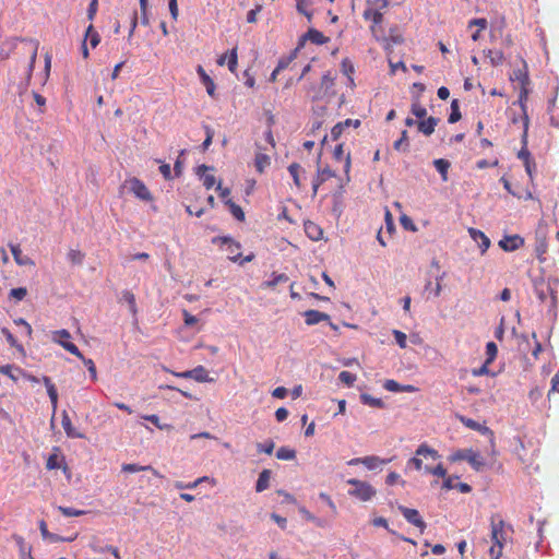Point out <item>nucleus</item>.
<instances>
[{
  "label": "nucleus",
  "mask_w": 559,
  "mask_h": 559,
  "mask_svg": "<svg viewBox=\"0 0 559 559\" xmlns=\"http://www.w3.org/2000/svg\"><path fill=\"white\" fill-rule=\"evenodd\" d=\"M22 44V52L28 56L24 74L25 81L28 84L32 79L33 70L35 67L39 43L33 39H23Z\"/></svg>",
  "instance_id": "nucleus-4"
},
{
  "label": "nucleus",
  "mask_w": 559,
  "mask_h": 559,
  "mask_svg": "<svg viewBox=\"0 0 559 559\" xmlns=\"http://www.w3.org/2000/svg\"><path fill=\"white\" fill-rule=\"evenodd\" d=\"M348 465H358L362 464L369 471L381 469L383 464V460L379 456L370 455L365 457H356L352 459L347 462Z\"/></svg>",
  "instance_id": "nucleus-11"
},
{
  "label": "nucleus",
  "mask_w": 559,
  "mask_h": 559,
  "mask_svg": "<svg viewBox=\"0 0 559 559\" xmlns=\"http://www.w3.org/2000/svg\"><path fill=\"white\" fill-rule=\"evenodd\" d=\"M466 461L477 472L480 471L485 465V462H484V459L481 457V455L479 453L473 451L472 449L467 450Z\"/></svg>",
  "instance_id": "nucleus-29"
},
{
  "label": "nucleus",
  "mask_w": 559,
  "mask_h": 559,
  "mask_svg": "<svg viewBox=\"0 0 559 559\" xmlns=\"http://www.w3.org/2000/svg\"><path fill=\"white\" fill-rule=\"evenodd\" d=\"M393 335H394V338H395L397 345L401 348H405L406 347V341H407L406 334L401 332V331H399V330H394L393 331Z\"/></svg>",
  "instance_id": "nucleus-57"
},
{
  "label": "nucleus",
  "mask_w": 559,
  "mask_h": 559,
  "mask_svg": "<svg viewBox=\"0 0 559 559\" xmlns=\"http://www.w3.org/2000/svg\"><path fill=\"white\" fill-rule=\"evenodd\" d=\"M535 293L540 302L545 304L549 309L557 307V293L547 283H540L535 286Z\"/></svg>",
  "instance_id": "nucleus-7"
},
{
  "label": "nucleus",
  "mask_w": 559,
  "mask_h": 559,
  "mask_svg": "<svg viewBox=\"0 0 559 559\" xmlns=\"http://www.w3.org/2000/svg\"><path fill=\"white\" fill-rule=\"evenodd\" d=\"M360 399L364 404H367L370 406H377V407L382 406V401L380 399H374L369 394H361Z\"/></svg>",
  "instance_id": "nucleus-56"
},
{
  "label": "nucleus",
  "mask_w": 559,
  "mask_h": 559,
  "mask_svg": "<svg viewBox=\"0 0 559 559\" xmlns=\"http://www.w3.org/2000/svg\"><path fill=\"white\" fill-rule=\"evenodd\" d=\"M58 510L64 515V516H81L86 513L84 510H76L69 507H62L59 506Z\"/></svg>",
  "instance_id": "nucleus-50"
},
{
  "label": "nucleus",
  "mask_w": 559,
  "mask_h": 559,
  "mask_svg": "<svg viewBox=\"0 0 559 559\" xmlns=\"http://www.w3.org/2000/svg\"><path fill=\"white\" fill-rule=\"evenodd\" d=\"M16 540L20 546L21 559H34L31 554V547L26 549L24 539L22 537H17Z\"/></svg>",
  "instance_id": "nucleus-53"
},
{
  "label": "nucleus",
  "mask_w": 559,
  "mask_h": 559,
  "mask_svg": "<svg viewBox=\"0 0 559 559\" xmlns=\"http://www.w3.org/2000/svg\"><path fill=\"white\" fill-rule=\"evenodd\" d=\"M490 538L492 546L489 548L491 559H499L502 556L504 546L511 540L513 528L508 525L498 514L490 518Z\"/></svg>",
  "instance_id": "nucleus-1"
},
{
  "label": "nucleus",
  "mask_w": 559,
  "mask_h": 559,
  "mask_svg": "<svg viewBox=\"0 0 559 559\" xmlns=\"http://www.w3.org/2000/svg\"><path fill=\"white\" fill-rule=\"evenodd\" d=\"M197 72H198L202 83L205 85L207 94L210 96H214L215 84H214L213 80L207 75V73L201 66L198 67Z\"/></svg>",
  "instance_id": "nucleus-31"
},
{
  "label": "nucleus",
  "mask_w": 559,
  "mask_h": 559,
  "mask_svg": "<svg viewBox=\"0 0 559 559\" xmlns=\"http://www.w3.org/2000/svg\"><path fill=\"white\" fill-rule=\"evenodd\" d=\"M176 377L185 378V379H193L198 382H212L213 379L209 376L207 370L203 366H198L192 370H187L183 372H175Z\"/></svg>",
  "instance_id": "nucleus-8"
},
{
  "label": "nucleus",
  "mask_w": 559,
  "mask_h": 559,
  "mask_svg": "<svg viewBox=\"0 0 559 559\" xmlns=\"http://www.w3.org/2000/svg\"><path fill=\"white\" fill-rule=\"evenodd\" d=\"M498 353L497 345L493 342H489L486 345V354H487V364H491L493 359L496 358Z\"/></svg>",
  "instance_id": "nucleus-51"
},
{
  "label": "nucleus",
  "mask_w": 559,
  "mask_h": 559,
  "mask_svg": "<svg viewBox=\"0 0 559 559\" xmlns=\"http://www.w3.org/2000/svg\"><path fill=\"white\" fill-rule=\"evenodd\" d=\"M225 203L228 205L229 210H230V213L234 215V217L238 221H243L245 219V213L242 211V209L237 205L236 203H234L230 199H227L225 201Z\"/></svg>",
  "instance_id": "nucleus-43"
},
{
  "label": "nucleus",
  "mask_w": 559,
  "mask_h": 559,
  "mask_svg": "<svg viewBox=\"0 0 559 559\" xmlns=\"http://www.w3.org/2000/svg\"><path fill=\"white\" fill-rule=\"evenodd\" d=\"M296 456V452L289 448L282 447L276 452V457L278 460H293Z\"/></svg>",
  "instance_id": "nucleus-48"
},
{
  "label": "nucleus",
  "mask_w": 559,
  "mask_h": 559,
  "mask_svg": "<svg viewBox=\"0 0 559 559\" xmlns=\"http://www.w3.org/2000/svg\"><path fill=\"white\" fill-rule=\"evenodd\" d=\"M288 281V276L284 273L282 274H273L272 275V280L270 281H265L262 283V287H266V288H273L275 287L277 284L280 283H286Z\"/></svg>",
  "instance_id": "nucleus-40"
},
{
  "label": "nucleus",
  "mask_w": 559,
  "mask_h": 559,
  "mask_svg": "<svg viewBox=\"0 0 559 559\" xmlns=\"http://www.w3.org/2000/svg\"><path fill=\"white\" fill-rule=\"evenodd\" d=\"M67 258L73 265H81L84 261L85 254L80 250L70 249Z\"/></svg>",
  "instance_id": "nucleus-41"
},
{
  "label": "nucleus",
  "mask_w": 559,
  "mask_h": 559,
  "mask_svg": "<svg viewBox=\"0 0 559 559\" xmlns=\"http://www.w3.org/2000/svg\"><path fill=\"white\" fill-rule=\"evenodd\" d=\"M257 448H258L259 452H264L266 454H272L273 450H274V442L270 440V441L264 442V443H258Z\"/></svg>",
  "instance_id": "nucleus-61"
},
{
  "label": "nucleus",
  "mask_w": 559,
  "mask_h": 559,
  "mask_svg": "<svg viewBox=\"0 0 559 559\" xmlns=\"http://www.w3.org/2000/svg\"><path fill=\"white\" fill-rule=\"evenodd\" d=\"M424 471L428 474H432L435 476H438V477H443L444 479L447 478V469L443 467L442 464H438L437 466L435 467H430L428 465H426L424 467Z\"/></svg>",
  "instance_id": "nucleus-47"
},
{
  "label": "nucleus",
  "mask_w": 559,
  "mask_h": 559,
  "mask_svg": "<svg viewBox=\"0 0 559 559\" xmlns=\"http://www.w3.org/2000/svg\"><path fill=\"white\" fill-rule=\"evenodd\" d=\"M333 86H334V78L331 75L330 72H326L325 74H323V76L321 79L320 91L319 92H314L312 95L310 94V91H309L308 95L311 96V98L313 100L314 99H319V98L322 97L321 91L324 92L323 94H326V93H329L332 90Z\"/></svg>",
  "instance_id": "nucleus-19"
},
{
  "label": "nucleus",
  "mask_w": 559,
  "mask_h": 559,
  "mask_svg": "<svg viewBox=\"0 0 559 559\" xmlns=\"http://www.w3.org/2000/svg\"><path fill=\"white\" fill-rule=\"evenodd\" d=\"M397 509L408 523L418 527L420 532H424V530L426 528V523L416 509H411L403 506H397Z\"/></svg>",
  "instance_id": "nucleus-10"
},
{
  "label": "nucleus",
  "mask_w": 559,
  "mask_h": 559,
  "mask_svg": "<svg viewBox=\"0 0 559 559\" xmlns=\"http://www.w3.org/2000/svg\"><path fill=\"white\" fill-rule=\"evenodd\" d=\"M459 419L465 427H467L472 430L479 431L484 435H486V433H489L491 436L493 435V432L487 426L481 425L472 418H467L465 416H459Z\"/></svg>",
  "instance_id": "nucleus-22"
},
{
  "label": "nucleus",
  "mask_w": 559,
  "mask_h": 559,
  "mask_svg": "<svg viewBox=\"0 0 559 559\" xmlns=\"http://www.w3.org/2000/svg\"><path fill=\"white\" fill-rule=\"evenodd\" d=\"M386 391L391 392H416L417 388L411 384L401 385L394 380H386Z\"/></svg>",
  "instance_id": "nucleus-33"
},
{
  "label": "nucleus",
  "mask_w": 559,
  "mask_h": 559,
  "mask_svg": "<svg viewBox=\"0 0 559 559\" xmlns=\"http://www.w3.org/2000/svg\"><path fill=\"white\" fill-rule=\"evenodd\" d=\"M433 165H435L436 169L438 170V173L441 175L442 180L447 181L448 180V170L451 166L450 162L444 158H438V159L433 160Z\"/></svg>",
  "instance_id": "nucleus-38"
},
{
  "label": "nucleus",
  "mask_w": 559,
  "mask_h": 559,
  "mask_svg": "<svg viewBox=\"0 0 559 559\" xmlns=\"http://www.w3.org/2000/svg\"><path fill=\"white\" fill-rule=\"evenodd\" d=\"M445 276V273L443 272L441 275H439L437 278H436V284L435 286H432V283L430 281H428L425 285V293L428 294V298L430 296L432 297H439L441 292H442V286H441V282L442 280L444 278Z\"/></svg>",
  "instance_id": "nucleus-23"
},
{
  "label": "nucleus",
  "mask_w": 559,
  "mask_h": 559,
  "mask_svg": "<svg viewBox=\"0 0 559 559\" xmlns=\"http://www.w3.org/2000/svg\"><path fill=\"white\" fill-rule=\"evenodd\" d=\"M288 171L294 179V183L299 188L301 186L300 178H299V173L301 171V166L297 163H293L289 165Z\"/></svg>",
  "instance_id": "nucleus-49"
},
{
  "label": "nucleus",
  "mask_w": 559,
  "mask_h": 559,
  "mask_svg": "<svg viewBox=\"0 0 559 559\" xmlns=\"http://www.w3.org/2000/svg\"><path fill=\"white\" fill-rule=\"evenodd\" d=\"M121 299L129 305V309L133 316L136 314L138 308L135 302V296L130 290H123L121 294Z\"/></svg>",
  "instance_id": "nucleus-39"
},
{
  "label": "nucleus",
  "mask_w": 559,
  "mask_h": 559,
  "mask_svg": "<svg viewBox=\"0 0 559 559\" xmlns=\"http://www.w3.org/2000/svg\"><path fill=\"white\" fill-rule=\"evenodd\" d=\"M126 190L142 201H151L153 199L147 187L136 177H132L123 181L120 187V192L123 193Z\"/></svg>",
  "instance_id": "nucleus-3"
},
{
  "label": "nucleus",
  "mask_w": 559,
  "mask_h": 559,
  "mask_svg": "<svg viewBox=\"0 0 559 559\" xmlns=\"http://www.w3.org/2000/svg\"><path fill=\"white\" fill-rule=\"evenodd\" d=\"M46 467L48 469H56V468H59L60 467V464H59V460H58V455L57 454H51L48 460H47V463H46Z\"/></svg>",
  "instance_id": "nucleus-64"
},
{
  "label": "nucleus",
  "mask_w": 559,
  "mask_h": 559,
  "mask_svg": "<svg viewBox=\"0 0 559 559\" xmlns=\"http://www.w3.org/2000/svg\"><path fill=\"white\" fill-rule=\"evenodd\" d=\"M91 374V378L95 381L97 379L96 367L92 359H86L84 356L81 358Z\"/></svg>",
  "instance_id": "nucleus-59"
},
{
  "label": "nucleus",
  "mask_w": 559,
  "mask_h": 559,
  "mask_svg": "<svg viewBox=\"0 0 559 559\" xmlns=\"http://www.w3.org/2000/svg\"><path fill=\"white\" fill-rule=\"evenodd\" d=\"M400 222L405 229L412 230V231L416 230V226H415L414 222L407 215H402L400 218Z\"/></svg>",
  "instance_id": "nucleus-62"
},
{
  "label": "nucleus",
  "mask_w": 559,
  "mask_h": 559,
  "mask_svg": "<svg viewBox=\"0 0 559 559\" xmlns=\"http://www.w3.org/2000/svg\"><path fill=\"white\" fill-rule=\"evenodd\" d=\"M1 332L12 347H15L22 354L25 353L24 347L20 343H17L16 338L7 328H3Z\"/></svg>",
  "instance_id": "nucleus-44"
},
{
  "label": "nucleus",
  "mask_w": 559,
  "mask_h": 559,
  "mask_svg": "<svg viewBox=\"0 0 559 559\" xmlns=\"http://www.w3.org/2000/svg\"><path fill=\"white\" fill-rule=\"evenodd\" d=\"M523 245H524V239L519 235L504 236L499 241V247L507 252L514 251V250L521 248Z\"/></svg>",
  "instance_id": "nucleus-12"
},
{
  "label": "nucleus",
  "mask_w": 559,
  "mask_h": 559,
  "mask_svg": "<svg viewBox=\"0 0 559 559\" xmlns=\"http://www.w3.org/2000/svg\"><path fill=\"white\" fill-rule=\"evenodd\" d=\"M218 240L223 245H226V251L228 253V259L233 262H238L241 257V253L239 251L240 243L234 241L231 238H228V237H222V238H218Z\"/></svg>",
  "instance_id": "nucleus-13"
},
{
  "label": "nucleus",
  "mask_w": 559,
  "mask_h": 559,
  "mask_svg": "<svg viewBox=\"0 0 559 559\" xmlns=\"http://www.w3.org/2000/svg\"><path fill=\"white\" fill-rule=\"evenodd\" d=\"M510 80L516 82L519 84V87L530 85L531 81L528 76L527 64L524 60L522 67L512 72V74L510 75Z\"/></svg>",
  "instance_id": "nucleus-15"
},
{
  "label": "nucleus",
  "mask_w": 559,
  "mask_h": 559,
  "mask_svg": "<svg viewBox=\"0 0 559 559\" xmlns=\"http://www.w3.org/2000/svg\"><path fill=\"white\" fill-rule=\"evenodd\" d=\"M304 227H305V233L311 240L321 239L323 231L319 225H317L313 222L308 221L305 223Z\"/></svg>",
  "instance_id": "nucleus-28"
},
{
  "label": "nucleus",
  "mask_w": 559,
  "mask_h": 559,
  "mask_svg": "<svg viewBox=\"0 0 559 559\" xmlns=\"http://www.w3.org/2000/svg\"><path fill=\"white\" fill-rule=\"evenodd\" d=\"M359 119H346L342 122L336 123L332 130H331V139L333 141H336L341 134L346 130L347 128H358L360 126Z\"/></svg>",
  "instance_id": "nucleus-14"
},
{
  "label": "nucleus",
  "mask_w": 559,
  "mask_h": 559,
  "mask_svg": "<svg viewBox=\"0 0 559 559\" xmlns=\"http://www.w3.org/2000/svg\"><path fill=\"white\" fill-rule=\"evenodd\" d=\"M90 39V44L93 48H95L99 41H100V36L99 34L94 29V26L92 24L88 25L87 29H86V33H85V41L86 39Z\"/></svg>",
  "instance_id": "nucleus-42"
},
{
  "label": "nucleus",
  "mask_w": 559,
  "mask_h": 559,
  "mask_svg": "<svg viewBox=\"0 0 559 559\" xmlns=\"http://www.w3.org/2000/svg\"><path fill=\"white\" fill-rule=\"evenodd\" d=\"M304 317H305L306 324H308V325H314L322 321H330L329 314H326L324 312H320L318 310H307L304 312Z\"/></svg>",
  "instance_id": "nucleus-20"
},
{
  "label": "nucleus",
  "mask_w": 559,
  "mask_h": 559,
  "mask_svg": "<svg viewBox=\"0 0 559 559\" xmlns=\"http://www.w3.org/2000/svg\"><path fill=\"white\" fill-rule=\"evenodd\" d=\"M416 455L421 459H431L433 461L440 457L438 451L428 447L427 444L419 445L416 450Z\"/></svg>",
  "instance_id": "nucleus-32"
},
{
  "label": "nucleus",
  "mask_w": 559,
  "mask_h": 559,
  "mask_svg": "<svg viewBox=\"0 0 559 559\" xmlns=\"http://www.w3.org/2000/svg\"><path fill=\"white\" fill-rule=\"evenodd\" d=\"M211 168L206 165H200L197 168V175L203 180V185L206 189H211L216 182L215 177L213 175L205 174V171Z\"/></svg>",
  "instance_id": "nucleus-25"
},
{
  "label": "nucleus",
  "mask_w": 559,
  "mask_h": 559,
  "mask_svg": "<svg viewBox=\"0 0 559 559\" xmlns=\"http://www.w3.org/2000/svg\"><path fill=\"white\" fill-rule=\"evenodd\" d=\"M347 484L352 486L348 493L361 501H368L376 495V490L366 481L350 478L347 480Z\"/></svg>",
  "instance_id": "nucleus-5"
},
{
  "label": "nucleus",
  "mask_w": 559,
  "mask_h": 559,
  "mask_svg": "<svg viewBox=\"0 0 559 559\" xmlns=\"http://www.w3.org/2000/svg\"><path fill=\"white\" fill-rule=\"evenodd\" d=\"M0 373L5 374L11 378L13 381H17L19 376L24 374V371L19 367H13L11 365L0 366Z\"/></svg>",
  "instance_id": "nucleus-36"
},
{
  "label": "nucleus",
  "mask_w": 559,
  "mask_h": 559,
  "mask_svg": "<svg viewBox=\"0 0 559 559\" xmlns=\"http://www.w3.org/2000/svg\"><path fill=\"white\" fill-rule=\"evenodd\" d=\"M271 165V158L269 155L263 153H257L254 158V166L259 173H263L265 168Z\"/></svg>",
  "instance_id": "nucleus-37"
},
{
  "label": "nucleus",
  "mask_w": 559,
  "mask_h": 559,
  "mask_svg": "<svg viewBox=\"0 0 559 559\" xmlns=\"http://www.w3.org/2000/svg\"><path fill=\"white\" fill-rule=\"evenodd\" d=\"M306 40H310L316 45H323L328 43L329 38L325 37L321 32L314 28H310L305 35H302L297 48L299 49L301 46H304Z\"/></svg>",
  "instance_id": "nucleus-16"
},
{
  "label": "nucleus",
  "mask_w": 559,
  "mask_h": 559,
  "mask_svg": "<svg viewBox=\"0 0 559 559\" xmlns=\"http://www.w3.org/2000/svg\"><path fill=\"white\" fill-rule=\"evenodd\" d=\"M341 70H342V73L347 76L349 86L353 87L355 85V83H354V79L352 75H353L355 69H354V64L352 63V61L348 58L343 59V61L341 63Z\"/></svg>",
  "instance_id": "nucleus-35"
},
{
  "label": "nucleus",
  "mask_w": 559,
  "mask_h": 559,
  "mask_svg": "<svg viewBox=\"0 0 559 559\" xmlns=\"http://www.w3.org/2000/svg\"><path fill=\"white\" fill-rule=\"evenodd\" d=\"M272 472L270 469H263L255 484V491L262 492L266 490L270 487V479H271Z\"/></svg>",
  "instance_id": "nucleus-27"
},
{
  "label": "nucleus",
  "mask_w": 559,
  "mask_h": 559,
  "mask_svg": "<svg viewBox=\"0 0 559 559\" xmlns=\"http://www.w3.org/2000/svg\"><path fill=\"white\" fill-rule=\"evenodd\" d=\"M121 469H122V472H126V473H136V472H141V471H151L154 476L162 477V475L158 473V471L153 468L151 465L142 466V465H139V464H129L128 463V464H123L121 466Z\"/></svg>",
  "instance_id": "nucleus-30"
},
{
  "label": "nucleus",
  "mask_w": 559,
  "mask_h": 559,
  "mask_svg": "<svg viewBox=\"0 0 559 559\" xmlns=\"http://www.w3.org/2000/svg\"><path fill=\"white\" fill-rule=\"evenodd\" d=\"M52 341L60 346H62L66 350L76 356L78 358H83V354L80 352L78 346L70 342L71 334L68 330H58L52 332Z\"/></svg>",
  "instance_id": "nucleus-6"
},
{
  "label": "nucleus",
  "mask_w": 559,
  "mask_h": 559,
  "mask_svg": "<svg viewBox=\"0 0 559 559\" xmlns=\"http://www.w3.org/2000/svg\"><path fill=\"white\" fill-rule=\"evenodd\" d=\"M438 119L433 117H429L427 119L420 120L418 122V130L423 132L425 135H430L433 133L436 126L438 124Z\"/></svg>",
  "instance_id": "nucleus-26"
},
{
  "label": "nucleus",
  "mask_w": 559,
  "mask_h": 559,
  "mask_svg": "<svg viewBox=\"0 0 559 559\" xmlns=\"http://www.w3.org/2000/svg\"><path fill=\"white\" fill-rule=\"evenodd\" d=\"M488 22L484 17L473 19L468 22V27L477 26L479 31H484L487 28Z\"/></svg>",
  "instance_id": "nucleus-58"
},
{
  "label": "nucleus",
  "mask_w": 559,
  "mask_h": 559,
  "mask_svg": "<svg viewBox=\"0 0 559 559\" xmlns=\"http://www.w3.org/2000/svg\"><path fill=\"white\" fill-rule=\"evenodd\" d=\"M367 3L368 8L364 12V19L370 22L369 27L373 37L379 41H384L383 14L381 12L384 0H367Z\"/></svg>",
  "instance_id": "nucleus-2"
},
{
  "label": "nucleus",
  "mask_w": 559,
  "mask_h": 559,
  "mask_svg": "<svg viewBox=\"0 0 559 559\" xmlns=\"http://www.w3.org/2000/svg\"><path fill=\"white\" fill-rule=\"evenodd\" d=\"M338 379L341 382H343L347 386H352L354 384V382L356 381V376L348 371H342L338 374Z\"/></svg>",
  "instance_id": "nucleus-52"
},
{
  "label": "nucleus",
  "mask_w": 559,
  "mask_h": 559,
  "mask_svg": "<svg viewBox=\"0 0 559 559\" xmlns=\"http://www.w3.org/2000/svg\"><path fill=\"white\" fill-rule=\"evenodd\" d=\"M26 295H27V289L25 287L12 288L10 290V297L14 298L17 301L24 299V297Z\"/></svg>",
  "instance_id": "nucleus-55"
},
{
  "label": "nucleus",
  "mask_w": 559,
  "mask_h": 559,
  "mask_svg": "<svg viewBox=\"0 0 559 559\" xmlns=\"http://www.w3.org/2000/svg\"><path fill=\"white\" fill-rule=\"evenodd\" d=\"M227 66L230 72L235 73L237 69V49H231L229 56H227Z\"/></svg>",
  "instance_id": "nucleus-54"
},
{
  "label": "nucleus",
  "mask_w": 559,
  "mask_h": 559,
  "mask_svg": "<svg viewBox=\"0 0 559 559\" xmlns=\"http://www.w3.org/2000/svg\"><path fill=\"white\" fill-rule=\"evenodd\" d=\"M9 248L16 264L21 266L34 265V261L29 257L23 254L20 245L10 243Z\"/></svg>",
  "instance_id": "nucleus-18"
},
{
  "label": "nucleus",
  "mask_w": 559,
  "mask_h": 559,
  "mask_svg": "<svg viewBox=\"0 0 559 559\" xmlns=\"http://www.w3.org/2000/svg\"><path fill=\"white\" fill-rule=\"evenodd\" d=\"M485 52V56L489 58L490 64L493 67H498L503 63L504 55L501 50L497 49H488Z\"/></svg>",
  "instance_id": "nucleus-34"
},
{
  "label": "nucleus",
  "mask_w": 559,
  "mask_h": 559,
  "mask_svg": "<svg viewBox=\"0 0 559 559\" xmlns=\"http://www.w3.org/2000/svg\"><path fill=\"white\" fill-rule=\"evenodd\" d=\"M461 119V111L459 108L457 99H453L451 103V114L449 116V123H455Z\"/></svg>",
  "instance_id": "nucleus-46"
},
{
  "label": "nucleus",
  "mask_w": 559,
  "mask_h": 559,
  "mask_svg": "<svg viewBox=\"0 0 559 559\" xmlns=\"http://www.w3.org/2000/svg\"><path fill=\"white\" fill-rule=\"evenodd\" d=\"M528 94H530L528 86L520 87L518 103H519V105L521 107V110L523 112L522 120H523V139L524 140L527 136L528 123H530V119H528V115H527V106H526Z\"/></svg>",
  "instance_id": "nucleus-9"
},
{
  "label": "nucleus",
  "mask_w": 559,
  "mask_h": 559,
  "mask_svg": "<svg viewBox=\"0 0 559 559\" xmlns=\"http://www.w3.org/2000/svg\"><path fill=\"white\" fill-rule=\"evenodd\" d=\"M310 3H311V1H310V0H298V1H297V10H298V12H300V13L305 14V15L308 17V20H310V19H311V13H309V12L306 10V8H307L308 5H310Z\"/></svg>",
  "instance_id": "nucleus-60"
},
{
  "label": "nucleus",
  "mask_w": 559,
  "mask_h": 559,
  "mask_svg": "<svg viewBox=\"0 0 559 559\" xmlns=\"http://www.w3.org/2000/svg\"><path fill=\"white\" fill-rule=\"evenodd\" d=\"M469 236L472 239L477 242L480 253L484 254L490 247V239L479 229L469 228Z\"/></svg>",
  "instance_id": "nucleus-17"
},
{
  "label": "nucleus",
  "mask_w": 559,
  "mask_h": 559,
  "mask_svg": "<svg viewBox=\"0 0 559 559\" xmlns=\"http://www.w3.org/2000/svg\"><path fill=\"white\" fill-rule=\"evenodd\" d=\"M442 488L445 490L457 488L462 493H468L472 491V487L466 483L454 484L453 477H447L443 481Z\"/></svg>",
  "instance_id": "nucleus-24"
},
{
  "label": "nucleus",
  "mask_w": 559,
  "mask_h": 559,
  "mask_svg": "<svg viewBox=\"0 0 559 559\" xmlns=\"http://www.w3.org/2000/svg\"><path fill=\"white\" fill-rule=\"evenodd\" d=\"M297 50L298 48H296V50L292 52L288 57H283L280 59L275 68V73H280L289 66V63L296 58Z\"/></svg>",
  "instance_id": "nucleus-45"
},
{
  "label": "nucleus",
  "mask_w": 559,
  "mask_h": 559,
  "mask_svg": "<svg viewBox=\"0 0 559 559\" xmlns=\"http://www.w3.org/2000/svg\"><path fill=\"white\" fill-rule=\"evenodd\" d=\"M62 427L64 429L66 435L69 438H78L83 439L85 436L79 432L72 425L71 419L66 411L62 412Z\"/></svg>",
  "instance_id": "nucleus-21"
},
{
  "label": "nucleus",
  "mask_w": 559,
  "mask_h": 559,
  "mask_svg": "<svg viewBox=\"0 0 559 559\" xmlns=\"http://www.w3.org/2000/svg\"><path fill=\"white\" fill-rule=\"evenodd\" d=\"M412 112L419 119H423L427 115L426 108L423 107L420 104H413Z\"/></svg>",
  "instance_id": "nucleus-63"
}]
</instances>
